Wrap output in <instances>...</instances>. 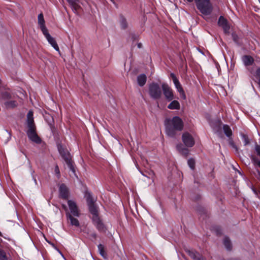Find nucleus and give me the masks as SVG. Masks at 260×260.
Instances as JSON below:
<instances>
[{
  "instance_id": "obj_1",
  "label": "nucleus",
  "mask_w": 260,
  "mask_h": 260,
  "mask_svg": "<svg viewBox=\"0 0 260 260\" xmlns=\"http://www.w3.org/2000/svg\"><path fill=\"white\" fill-rule=\"evenodd\" d=\"M183 126V122L181 118L178 116H174L166 123V134L170 137H175L176 131H182Z\"/></svg>"
},
{
  "instance_id": "obj_2",
  "label": "nucleus",
  "mask_w": 260,
  "mask_h": 260,
  "mask_svg": "<svg viewBox=\"0 0 260 260\" xmlns=\"http://www.w3.org/2000/svg\"><path fill=\"white\" fill-rule=\"evenodd\" d=\"M197 9L204 15H210L213 10V0H194Z\"/></svg>"
},
{
  "instance_id": "obj_3",
  "label": "nucleus",
  "mask_w": 260,
  "mask_h": 260,
  "mask_svg": "<svg viewBox=\"0 0 260 260\" xmlns=\"http://www.w3.org/2000/svg\"><path fill=\"white\" fill-rule=\"evenodd\" d=\"M58 150L59 152V154L61 155L62 158L64 159L65 162H66L69 168L71 170L73 173L75 172V169L74 168L73 162L72 161L71 157L70 152L68 150L64 148L61 145L58 144L57 145Z\"/></svg>"
},
{
  "instance_id": "obj_4",
  "label": "nucleus",
  "mask_w": 260,
  "mask_h": 260,
  "mask_svg": "<svg viewBox=\"0 0 260 260\" xmlns=\"http://www.w3.org/2000/svg\"><path fill=\"white\" fill-rule=\"evenodd\" d=\"M85 197L86 198L89 210L92 215V217L99 216L98 208L94 204V201L92 197L91 194L86 191L85 194Z\"/></svg>"
},
{
  "instance_id": "obj_5",
  "label": "nucleus",
  "mask_w": 260,
  "mask_h": 260,
  "mask_svg": "<svg viewBox=\"0 0 260 260\" xmlns=\"http://www.w3.org/2000/svg\"><path fill=\"white\" fill-rule=\"evenodd\" d=\"M149 94L153 99L157 100L161 98L162 94L161 89L159 85L155 82H152L149 85Z\"/></svg>"
},
{
  "instance_id": "obj_6",
  "label": "nucleus",
  "mask_w": 260,
  "mask_h": 260,
  "mask_svg": "<svg viewBox=\"0 0 260 260\" xmlns=\"http://www.w3.org/2000/svg\"><path fill=\"white\" fill-rule=\"evenodd\" d=\"M161 88L167 101H171L174 99L173 91L167 83H163L161 85Z\"/></svg>"
},
{
  "instance_id": "obj_7",
  "label": "nucleus",
  "mask_w": 260,
  "mask_h": 260,
  "mask_svg": "<svg viewBox=\"0 0 260 260\" xmlns=\"http://www.w3.org/2000/svg\"><path fill=\"white\" fill-rule=\"evenodd\" d=\"M26 134L29 139L32 142L38 144L41 143L42 140L37 134L36 128L28 129Z\"/></svg>"
},
{
  "instance_id": "obj_8",
  "label": "nucleus",
  "mask_w": 260,
  "mask_h": 260,
  "mask_svg": "<svg viewBox=\"0 0 260 260\" xmlns=\"http://www.w3.org/2000/svg\"><path fill=\"white\" fill-rule=\"evenodd\" d=\"M182 140L187 147H192L194 145V140L191 134L188 132L184 133L182 136Z\"/></svg>"
},
{
  "instance_id": "obj_9",
  "label": "nucleus",
  "mask_w": 260,
  "mask_h": 260,
  "mask_svg": "<svg viewBox=\"0 0 260 260\" xmlns=\"http://www.w3.org/2000/svg\"><path fill=\"white\" fill-rule=\"evenodd\" d=\"M91 219L93 225L99 232H105L106 226L99 216L92 217Z\"/></svg>"
},
{
  "instance_id": "obj_10",
  "label": "nucleus",
  "mask_w": 260,
  "mask_h": 260,
  "mask_svg": "<svg viewBox=\"0 0 260 260\" xmlns=\"http://www.w3.org/2000/svg\"><path fill=\"white\" fill-rule=\"evenodd\" d=\"M68 204L72 214L71 215L74 216L79 217L80 213L76 203L72 200H68Z\"/></svg>"
},
{
  "instance_id": "obj_11",
  "label": "nucleus",
  "mask_w": 260,
  "mask_h": 260,
  "mask_svg": "<svg viewBox=\"0 0 260 260\" xmlns=\"http://www.w3.org/2000/svg\"><path fill=\"white\" fill-rule=\"evenodd\" d=\"M45 37L48 41V43L52 46V47L57 51L59 52V48L54 38H53L51 35L49 34L48 31H46L43 33Z\"/></svg>"
},
{
  "instance_id": "obj_12",
  "label": "nucleus",
  "mask_w": 260,
  "mask_h": 260,
  "mask_svg": "<svg viewBox=\"0 0 260 260\" xmlns=\"http://www.w3.org/2000/svg\"><path fill=\"white\" fill-rule=\"evenodd\" d=\"M218 24L223 29L224 33H229L230 30V26L228 21L223 16H220L218 19Z\"/></svg>"
},
{
  "instance_id": "obj_13",
  "label": "nucleus",
  "mask_w": 260,
  "mask_h": 260,
  "mask_svg": "<svg viewBox=\"0 0 260 260\" xmlns=\"http://www.w3.org/2000/svg\"><path fill=\"white\" fill-rule=\"evenodd\" d=\"M186 252L193 260H206L199 252L193 249H185Z\"/></svg>"
},
{
  "instance_id": "obj_14",
  "label": "nucleus",
  "mask_w": 260,
  "mask_h": 260,
  "mask_svg": "<svg viewBox=\"0 0 260 260\" xmlns=\"http://www.w3.org/2000/svg\"><path fill=\"white\" fill-rule=\"evenodd\" d=\"M59 196L63 199H67L69 197V190L64 184H61L59 188Z\"/></svg>"
},
{
  "instance_id": "obj_15",
  "label": "nucleus",
  "mask_w": 260,
  "mask_h": 260,
  "mask_svg": "<svg viewBox=\"0 0 260 260\" xmlns=\"http://www.w3.org/2000/svg\"><path fill=\"white\" fill-rule=\"evenodd\" d=\"M27 124L28 129L36 128L34 123L33 112L29 111L27 114Z\"/></svg>"
},
{
  "instance_id": "obj_16",
  "label": "nucleus",
  "mask_w": 260,
  "mask_h": 260,
  "mask_svg": "<svg viewBox=\"0 0 260 260\" xmlns=\"http://www.w3.org/2000/svg\"><path fill=\"white\" fill-rule=\"evenodd\" d=\"M38 19V24L43 34L47 31L48 29L45 26V20L42 13H40V14H39Z\"/></svg>"
},
{
  "instance_id": "obj_17",
  "label": "nucleus",
  "mask_w": 260,
  "mask_h": 260,
  "mask_svg": "<svg viewBox=\"0 0 260 260\" xmlns=\"http://www.w3.org/2000/svg\"><path fill=\"white\" fill-rule=\"evenodd\" d=\"M174 84L177 91L180 94L181 97L183 100H185L186 98V95L179 81L178 80L174 82Z\"/></svg>"
},
{
  "instance_id": "obj_18",
  "label": "nucleus",
  "mask_w": 260,
  "mask_h": 260,
  "mask_svg": "<svg viewBox=\"0 0 260 260\" xmlns=\"http://www.w3.org/2000/svg\"><path fill=\"white\" fill-rule=\"evenodd\" d=\"M66 215L71 225L75 226L76 227L79 226L80 223L79 220L77 219L74 218V216L72 215L71 214L69 213H67Z\"/></svg>"
},
{
  "instance_id": "obj_19",
  "label": "nucleus",
  "mask_w": 260,
  "mask_h": 260,
  "mask_svg": "<svg viewBox=\"0 0 260 260\" xmlns=\"http://www.w3.org/2000/svg\"><path fill=\"white\" fill-rule=\"evenodd\" d=\"M242 61L245 66H249L252 64L254 59L250 55H244L242 57Z\"/></svg>"
},
{
  "instance_id": "obj_20",
  "label": "nucleus",
  "mask_w": 260,
  "mask_h": 260,
  "mask_svg": "<svg viewBox=\"0 0 260 260\" xmlns=\"http://www.w3.org/2000/svg\"><path fill=\"white\" fill-rule=\"evenodd\" d=\"M177 150L182 155L187 156L189 153L188 148L185 147L182 144H179L176 146Z\"/></svg>"
},
{
  "instance_id": "obj_21",
  "label": "nucleus",
  "mask_w": 260,
  "mask_h": 260,
  "mask_svg": "<svg viewBox=\"0 0 260 260\" xmlns=\"http://www.w3.org/2000/svg\"><path fill=\"white\" fill-rule=\"evenodd\" d=\"M146 80L147 77L144 74H141L137 77L138 84L140 86H143L145 84Z\"/></svg>"
},
{
  "instance_id": "obj_22",
  "label": "nucleus",
  "mask_w": 260,
  "mask_h": 260,
  "mask_svg": "<svg viewBox=\"0 0 260 260\" xmlns=\"http://www.w3.org/2000/svg\"><path fill=\"white\" fill-rule=\"evenodd\" d=\"M4 105L7 109H13L17 107L18 104L17 101L12 100L5 102Z\"/></svg>"
},
{
  "instance_id": "obj_23",
  "label": "nucleus",
  "mask_w": 260,
  "mask_h": 260,
  "mask_svg": "<svg viewBox=\"0 0 260 260\" xmlns=\"http://www.w3.org/2000/svg\"><path fill=\"white\" fill-rule=\"evenodd\" d=\"M170 104L168 106V108L171 110H179L180 108V105L178 101L172 100Z\"/></svg>"
},
{
  "instance_id": "obj_24",
  "label": "nucleus",
  "mask_w": 260,
  "mask_h": 260,
  "mask_svg": "<svg viewBox=\"0 0 260 260\" xmlns=\"http://www.w3.org/2000/svg\"><path fill=\"white\" fill-rule=\"evenodd\" d=\"M222 129L226 137L231 139L233 135V132L231 127L227 124H224L222 126Z\"/></svg>"
},
{
  "instance_id": "obj_25",
  "label": "nucleus",
  "mask_w": 260,
  "mask_h": 260,
  "mask_svg": "<svg viewBox=\"0 0 260 260\" xmlns=\"http://www.w3.org/2000/svg\"><path fill=\"white\" fill-rule=\"evenodd\" d=\"M223 244L228 250H231L232 248V244L231 240L228 237H225L223 241Z\"/></svg>"
},
{
  "instance_id": "obj_26",
  "label": "nucleus",
  "mask_w": 260,
  "mask_h": 260,
  "mask_svg": "<svg viewBox=\"0 0 260 260\" xmlns=\"http://www.w3.org/2000/svg\"><path fill=\"white\" fill-rule=\"evenodd\" d=\"M98 250L100 255L105 259H106L107 257V253L105 250V247L102 244H99L98 246Z\"/></svg>"
},
{
  "instance_id": "obj_27",
  "label": "nucleus",
  "mask_w": 260,
  "mask_h": 260,
  "mask_svg": "<svg viewBox=\"0 0 260 260\" xmlns=\"http://www.w3.org/2000/svg\"><path fill=\"white\" fill-rule=\"evenodd\" d=\"M120 24L122 29H125L127 27L126 20L122 15L120 16Z\"/></svg>"
},
{
  "instance_id": "obj_28",
  "label": "nucleus",
  "mask_w": 260,
  "mask_h": 260,
  "mask_svg": "<svg viewBox=\"0 0 260 260\" xmlns=\"http://www.w3.org/2000/svg\"><path fill=\"white\" fill-rule=\"evenodd\" d=\"M2 98L5 100H10L12 98V95L8 91H5L1 93Z\"/></svg>"
},
{
  "instance_id": "obj_29",
  "label": "nucleus",
  "mask_w": 260,
  "mask_h": 260,
  "mask_svg": "<svg viewBox=\"0 0 260 260\" xmlns=\"http://www.w3.org/2000/svg\"><path fill=\"white\" fill-rule=\"evenodd\" d=\"M78 2H73V3H69L71 7L72 10L76 13L80 8L79 5L77 3Z\"/></svg>"
},
{
  "instance_id": "obj_30",
  "label": "nucleus",
  "mask_w": 260,
  "mask_h": 260,
  "mask_svg": "<svg viewBox=\"0 0 260 260\" xmlns=\"http://www.w3.org/2000/svg\"><path fill=\"white\" fill-rule=\"evenodd\" d=\"M241 138L244 143V145L246 146L250 143L248 136L244 134H241Z\"/></svg>"
},
{
  "instance_id": "obj_31",
  "label": "nucleus",
  "mask_w": 260,
  "mask_h": 260,
  "mask_svg": "<svg viewBox=\"0 0 260 260\" xmlns=\"http://www.w3.org/2000/svg\"><path fill=\"white\" fill-rule=\"evenodd\" d=\"M188 165L191 169L193 170L195 167V161L192 158H190L187 161Z\"/></svg>"
},
{
  "instance_id": "obj_32",
  "label": "nucleus",
  "mask_w": 260,
  "mask_h": 260,
  "mask_svg": "<svg viewBox=\"0 0 260 260\" xmlns=\"http://www.w3.org/2000/svg\"><path fill=\"white\" fill-rule=\"evenodd\" d=\"M0 260H8L6 253L0 249Z\"/></svg>"
},
{
  "instance_id": "obj_33",
  "label": "nucleus",
  "mask_w": 260,
  "mask_h": 260,
  "mask_svg": "<svg viewBox=\"0 0 260 260\" xmlns=\"http://www.w3.org/2000/svg\"><path fill=\"white\" fill-rule=\"evenodd\" d=\"M252 190L253 191L254 193L255 194L256 197L260 199V191H257L253 187L252 188Z\"/></svg>"
},
{
  "instance_id": "obj_34",
  "label": "nucleus",
  "mask_w": 260,
  "mask_h": 260,
  "mask_svg": "<svg viewBox=\"0 0 260 260\" xmlns=\"http://www.w3.org/2000/svg\"><path fill=\"white\" fill-rule=\"evenodd\" d=\"M255 150L257 154L260 156V145L256 144L255 146Z\"/></svg>"
},
{
  "instance_id": "obj_35",
  "label": "nucleus",
  "mask_w": 260,
  "mask_h": 260,
  "mask_svg": "<svg viewBox=\"0 0 260 260\" xmlns=\"http://www.w3.org/2000/svg\"><path fill=\"white\" fill-rule=\"evenodd\" d=\"M170 76L172 78L173 83L178 80L174 73H171Z\"/></svg>"
},
{
  "instance_id": "obj_36",
  "label": "nucleus",
  "mask_w": 260,
  "mask_h": 260,
  "mask_svg": "<svg viewBox=\"0 0 260 260\" xmlns=\"http://www.w3.org/2000/svg\"><path fill=\"white\" fill-rule=\"evenodd\" d=\"M252 160L255 164H257V165L260 167V160H258V159L254 158H253Z\"/></svg>"
},
{
  "instance_id": "obj_37",
  "label": "nucleus",
  "mask_w": 260,
  "mask_h": 260,
  "mask_svg": "<svg viewBox=\"0 0 260 260\" xmlns=\"http://www.w3.org/2000/svg\"><path fill=\"white\" fill-rule=\"evenodd\" d=\"M55 172L56 174H57V175L59 176L60 175V172H59V168L57 166H56L55 168Z\"/></svg>"
},
{
  "instance_id": "obj_38",
  "label": "nucleus",
  "mask_w": 260,
  "mask_h": 260,
  "mask_svg": "<svg viewBox=\"0 0 260 260\" xmlns=\"http://www.w3.org/2000/svg\"><path fill=\"white\" fill-rule=\"evenodd\" d=\"M90 236L95 239L96 238V234L95 233H93L90 235Z\"/></svg>"
},
{
  "instance_id": "obj_39",
  "label": "nucleus",
  "mask_w": 260,
  "mask_h": 260,
  "mask_svg": "<svg viewBox=\"0 0 260 260\" xmlns=\"http://www.w3.org/2000/svg\"><path fill=\"white\" fill-rule=\"evenodd\" d=\"M69 3H73V2H78L79 0H67Z\"/></svg>"
},
{
  "instance_id": "obj_40",
  "label": "nucleus",
  "mask_w": 260,
  "mask_h": 260,
  "mask_svg": "<svg viewBox=\"0 0 260 260\" xmlns=\"http://www.w3.org/2000/svg\"><path fill=\"white\" fill-rule=\"evenodd\" d=\"M256 173L257 174V175H258L259 176V177H260V172H259V171L258 170H256Z\"/></svg>"
},
{
  "instance_id": "obj_41",
  "label": "nucleus",
  "mask_w": 260,
  "mask_h": 260,
  "mask_svg": "<svg viewBox=\"0 0 260 260\" xmlns=\"http://www.w3.org/2000/svg\"><path fill=\"white\" fill-rule=\"evenodd\" d=\"M141 46H142V44L141 43H139L138 44V47L139 48H141Z\"/></svg>"
},
{
  "instance_id": "obj_42",
  "label": "nucleus",
  "mask_w": 260,
  "mask_h": 260,
  "mask_svg": "<svg viewBox=\"0 0 260 260\" xmlns=\"http://www.w3.org/2000/svg\"><path fill=\"white\" fill-rule=\"evenodd\" d=\"M230 144H231V145H232L234 147H235V148H236V147H235V146L234 145V143H233V142H231V143H230Z\"/></svg>"
},
{
  "instance_id": "obj_43",
  "label": "nucleus",
  "mask_w": 260,
  "mask_h": 260,
  "mask_svg": "<svg viewBox=\"0 0 260 260\" xmlns=\"http://www.w3.org/2000/svg\"><path fill=\"white\" fill-rule=\"evenodd\" d=\"M188 2L191 3L192 2L193 0H186Z\"/></svg>"
},
{
  "instance_id": "obj_44",
  "label": "nucleus",
  "mask_w": 260,
  "mask_h": 260,
  "mask_svg": "<svg viewBox=\"0 0 260 260\" xmlns=\"http://www.w3.org/2000/svg\"><path fill=\"white\" fill-rule=\"evenodd\" d=\"M140 172H141V173L143 176H146V175H145V174H144L142 172H141V171Z\"/></svg>"
},
{
  "instance_id": "obj_45",
  "label": "nucleus",
  "mask_w": 260,
  "mask_h": 260,
  "mask_svg": "<svg viewBox=\"0 0 260 260\" xmlns=\"http://www.w3.org/2000/svg\"><path fill=\"white\" fill-rule=\"evenodd\" d=\"M49 124L50 127H52V123L51 122H50Z\"/></svg>"
},
{
  "instance_id": "obj_46",
  "label": "nucleus",
  "mask_w": 260,
  "mask_h": 260,
  "mask_svg": "<svg viewBox=\"0 0 260 260\" xmlns=\"http://www.w3.org/2000/svg\"><path fill=\"white\" fill-rule=\"evenodd\" d=\"M111 2H112L113 3H115L114 0H110Z\"/></svg>"
},
{
  "instance_id": "obj_47",
  "label": "nucleus",
  "mask_w": 260,
  "mask_h": 260,
  "mask_svg": "<svg viewBox=\"0 0 260 260\" xmlns=\"http://www.w3.org/2000/svg\"><path fill=\"white\" fill-rule=\"evenodd\" d=\"M2 233L0 232V236H2Z\"/></svg>"
},
{
  "instance_id": "obj_48",
  "label": "nucleus",
  "mask_w": 260,
  "mask_h": 260,
  "mask_svg": "<svg viewBox=\"0 0 260 260\" xmlns=\"http://www.w3.org/2000/svg\"><path fill=\"white\" fill-rule=\"evenodd\" d=\"M151 173L152 175H153V174H154L153 172H151Z\"/></svg>"
}]
</instances>
